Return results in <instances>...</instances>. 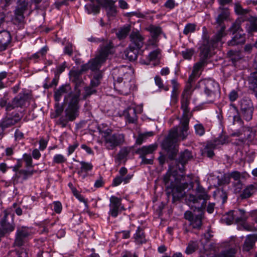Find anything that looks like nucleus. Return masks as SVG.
I'll return each mask as SVG.
<instances>
[{"label": "nucleus", "mask_w": 257, "mask_h": 257, "mask_svg": "<svg viewBox=\"0 0 257 257\" xmlns=\"http://www.w3.org/2000/svg\"><path fill=\"white\" fill-rule=\"evenodd\" d=\"M191 97V93L188 90H185L181 94V109L183 111L180 120L179 126L172 128L168 136L162 143L163 148L172 154V158L178 151V143L184 140L188 135L189 123L190 118L192 116V111H190L189 105Z\"/></svg>", "instance_id": "nucleus-1"}, {"label": "nucleus", "mask_w": 257, "mask_h": 257, "mask_svg": "<svg viewBox=\"0 0 257 257\" xmlns=\"http://www.w3.org/2000/svg\"><path fill=\"white\" fill-rule=\"evenodd\" d=\"M114 52L113 45L111 42H107L105 44L100 46L98 50V54L96 57L91 59L89 62L82 66L81 69L80 70H73L70 72V79L75 83V93L80 91V95H81V90L79 87L83 83L82 79V72L90 69L92 71L98 70L101 65L106 61L108 56Z\"/></svg>", "instance_id": "nucleus-2"}, {"label": "nucleus", "mask_w": 257, "mask_h": 257, "mask_svg": "<svg viewBox=\"0 0 257 257\" xmlns=\"http://www.w3.org/2000/svg\"><path fill=\"white\" fill-rule=\"evenodd\" d=\"M197 196L190 195L188 200L190 201L191 208L194 211L197 210L200 213L198 215H194L192 212L187 211L184 213V218L190 222V225L194 229H199L202 225L203 218V209L205 208L206 201L209 199V195L207 194L205 189L199 185L196 188Z\"/></svg>", "instance_id": "nucleus-3"}, {"label": "nucleus", "mask_w": 257, "mask_h": 257, "mask_svg": "<svg viewBox=\"0 0 257 257\" xmlns=\"http://www.w3.org/2000/svg\"><path fill=\"white\" fill-rule=\"evenodd\" d=\"M164 182L166 188L168 195L173 196V201H175L182 198L185 194V189L188 186L187 183L179 182L174 175L171 174L169 170L164 177Z\"/></svg>", "instance_id": "nucleus-4"}, {"label": "nucleus", "mask_w": 257, "mask_h": 257, "mask_svg": "<svg viewBox=\"0 0 257 257\" xmlns=\"http://www.w3.org/2000/svg\"><path fill=\"white\" fill-rule=\"evenodd\" d=\"M218 26L217 32L213 39L210 41L206 34V29L203 28V42L202 46L200 47V55L204 59H206L208 57L211 49L216 47L217 43L220 42L221 39L226 35V33L225 32L226 28L225 25H218Z\"/></svg>", "instance_id": "nucleus-5"}, {"label": "nucleus", "mask_w": 257, "mask_h": 257, "mask_svg": "<svg viewBox=\"0 0 257 257\" xmlns=\"http://www.w3.org/2000/svg\"><path fill=\"white\" fill-rule=\"evenodd\" d=\"M118 71L120 73L123 72L122 69L119 70L115 69L112 74L113 79L114 81V87L118 89L120 91L125 94H127L130 92V90L133 84L132 81V75L129 73H125L123 74V77H117L115 73Z\"/></svg>", "instance_id": "nucleus-6"}, {"label": "nucleus", "mask_w": 257, "mask_h": 257, "mask_svg": "<svg viewBox=\"0 0 257 257\" xmlns=\"http://www.w3.org/2000/svg\"><path fill=\"white\" fill-rule=\"evenodd\" d=\"M110 130L104 132V144L108 150H112L121 145L124 142V136L122 134H110Z\"/></svg>", "instance_id": "nucleus-7"}, {"label": "nucleus", "mask_w": 257, "mask_h": 257, "mask_svg": "<svg viewBox=\"0 0 257 257\" xmlns=\"http://www.w3.org/2000/svg\"><path fill=\"white\" fill-rule=\"evenodd\" d=\"M80 96L79 90H78L77 93L72 94L68 106L65 111V117H67L69 121H73L78 116Z\"/></svg>", "instance_id": "nucleus-8"}, {"label": "nucleus", "mask_w": 257, "mask_h": 257, "mask_svg": "<svg viewBox=\"0 0 257 257\" xmlns=\"http://www.w3.org/2000/svg\"><path fill=\"white\" fill-rule=\"evenodd\" d=\"M15 215L9 209L4 210L0 219L1 230L5 234L13 231L15 228Z\"/></svg>", "instance_id": "nucleus-9"}, {"label": "nucleus", "mask_w": 257, "mask_h": 257, "mask_svg": "<svg viewBox=\"0 0 257 257\" xmlns=\"http://www.w3.org/2000/svg\"><path fill=\"white\" fill-rule=\"evenodd\" d=\"M221 246L223 249L216 257H236L239 250V245L233 239L222 242Z\"/></svg>", "instance_id": "nucleus-10"}, {"label": "nucleus", "mask_w": 257, "mask_h": 257, "mask_svg": "<svg viewBox=\"0 0 257 257\" xmlns=\"http://www.w3.org/2000/svg\"><path fill=\"white\" fill-rule=\"evenodd\" d=\"M109 200V214L113 217H116L122 210H125L123 205L121 204V198L111 196Z\"/></svg>", "instance_id": "nucleus-11"}, {"label": "nucleus", "mask_w": 257, "mask_h": 257, "mask_svg": "<svg viewBox=\"0 0 257 257\" xmlns=\"http://www.w3.org/2000/svg\"><path fill=\"white\" fill-rule=\"evenodd\" d=\"M31 233V229L27 227H18L15 240V245L18 246L23 245Z\"/></svg>", "instance_id": "nucleus-12"}, {"label": "nucleus", "mask_w": 257, "mask_h": 257, "mask_svg": "<svg viewBox=\"0 0 257 257\" xmlns=\"http://www.w3.org/2000/svg\"><path fill=\"white\" fill-rule=\"evenodd\" d=\"M240 107L243 118L247 121L251 120L253 111L251 101L249 99H242L240 102Z\"/></svg>", "instance_id": "nucleus-13"}, {"label": "nucleus", "mask_w": 257, "mask_h": 257, "mask_svg": "<svg viewBox=\"0 0 257 257\" xmlns=\"http://www.w3.org/2000/svg\"><path fill=\"white\" fill-rule=\"evenodd\" d=\"M127 169L122 167L119 170V175L114 178L112 181V185L116 187L120 185L121 183L126 184L133 177V175L127 174Z\"/></svg>", "instance_id": "nucleus-14"}, {"label": "nucleus", "mask_w": 257, "mask_h": 257, "mask_svg": "<svg viewBox=\"0 0 257 257\" xmlns=\"http://www.w3.org/2000/svg\"><path fill=\"white\" fill-rule=\"evenodd\" d=\"M27 97L28 96L27 94L25 93H20L13 99L11 103H8L6 110L11 111L15 108L23 107L25 104Z\"/></svg>", "instance_id": "nucleus-15"}, {"label": "nucleus", "mask_w": 257, "mask_h": 257, "mask_svg": "<svg viewBox=\"0 0 257 257\" xmlns=\"http://www.w3.org/2000/svg\"><path fill=\"white\" fill-rule=\"evenodd\" d=\"M131 45L130 47H132L134 49H140L144 45V37L138 32H133L130 36Z\"/></svg>", "instance_id": "nucleus-16"}, {"label": "nucleus", "mask_w": 257, "mask_h": 257, "mask_svg": "<svg viewBox=\"0 0 257 257\" xmlns=\"http://www.w3.org/2000/svg\"><path fill=\"white\" fill-rule=\"evenodd\" d=\"M11 41V35L9 32H0V52L6 50L10 46Z\"/></svg>", "instance_id": "nucleus-17"}, {"label": "nucleus", "mask_w": 257, "mask_h": 257, "mask_svg": "<svg viewBox=\"0 0 257 257\" xmlns=\"http://www.w3.org/2000/svg\"><path fill=\"white\" fill-rule=\"evenodd\" d=\"M192 158V154L190 151L188 150H185L180 154L178 158V163L181 164V167L179 166V164H177L179 170L180 172H183L184 171V165Z\"/></svg>", "instance_id": "nucleus-18"}, {"label": "nucleus", "mask_w": 257, "mask_h": 257, "mask_svg": "<svg viewBox=\"0 0 257 257\" xmlns=\"http://www.w3.org/2000/svg\"><path fill=\"white\" fill-rule=\"evenodd\" d=\"M21 118L22 117L20 115L16 113L13 116H8L4 118L1 124L5 128H8L18 123L21 120Z\"/></svg>", "instance_id": "nucleus-19"}, {"label": "nucleus", "mask_w": 257, "mask_h": 257, "mask_svg": "<svg viewBox=\"0 0 257 257\" xmlns=\"http://www.w3.org/2000/svg\"><path fill=\"white\" fill-rule=\"evenodd\" d=\"M123 115L130 123H136L138 120L136 109L134 107H128L123 111Z\"/></svg>", "instance_id": "nucleus-20"}, {"label": "nucleus", "mask_w": 257, "mask_h": 257, "mask_svg": "<svg viewBox=\"0 0 257 257\" xmlns=\"http://www.w3.org/2000/svg\"><path fill=\"white\" fill-rule=\"evenodd\" d=\"M204 92L207 96L213 95L215 91L218 89V84L212 80L204 81Z\"/></svg>", "instance_id": "nucleus-21"}, {"label": "nucleus", "mask_w": 257, "mask_h": 257, "mask_svg": "<svg viewBox=\"0 0 257 257\" xmlns=\"http://www.w3.org/2000/svg\"><path fill=\"white\" fill-rule=\"evenodd\" d=\"M257 241V234H250L246 236L242 247L243 251H249L255 245Z\"/></svg>", "instance_id": "nucleus-22"}, {"label": "nucleus", "mask_w": 257, "mask_h": 257, "mask_svg": "<svg viewBox=\"0 0 257 257\" xmlns=\"http://www.w3.org/2000/svg\"><path fill=\"white\" fill-rule=\"evenodd\" d=\"M157 147L156 144L145 146L138 149L136 153L139 154L140 157H146L147 155H152L156 150Z\"/></svg>", "instance_id": "nucleus-23"}, {"label": "nucleus", "mask_w": 257, "mask_h": 257, "mask_svg": "<svg viewBox=\"0 0 257 257\" xmlns=\"http://www.w3.org/2000/svg\"><path fill=\"white\" fill-rule=\"evenodd\" d=\"M204 65V60H201L194 65L192 72L188 78V81L190 83L193 82L195 78L199 76V71L202 69Z\"/></svg>", "instance_id": "nucleus-24"}, {"label": "nucleus", "mask_w": 257, "mask_h": 257, "mask_svg": "<svg viewBox=\"0 0 257 257\" xmlns=\"http://www.w3.org/2000/svg\"><path fill=\"white\" fill-rule=\"evenodd\" d=\"M218 10L220 13L216 19V23L217 25H224L223 22L229 18L230 13L228 9L219 7Z\"/></svg>", "instance_id": "nucleus-25"}, {"label": "nucleus", "mask_w": 257, "mask_h": 257, "mask_svg": "<svg viewBox=\"0 0 257 257\" xmlns=\"http://www.w3.org/2000/svg\"><path fill=\"white\" fill-rule=\"evenodd\" d=\"M248 80L250 89L257 96V69L250 74Z\"/></svg>", "instance_id": "nucleus-26"}, {"label": "nucleus", "mask_w": 257, "mask_h": 257, "mask_svg": "<svg viewBox=\"0 0 257 257\" xmlns=\"http://www.w3.org/2000/svg\"><path fill=\"white\" fill-rule=\"evenodd\" d=\"M71 90V87L68 84L63 85L60 86L55 92V99L57 101H60L61 97L67 94Z\"/></svg>", "instance_id": "nucleus-27"}, {"label": "nucleus", "mask_w": 257, "mask_h": 257, "mask_svg": "<svg viewBox=\"0 0 257 257\" xmlns=\"http://www.w3.org/2000/svg\"><path fill=\"white\" fill-rule=\"evenodd\" d=\"M257 190V184H250L243 190L240 196L242 199L250 197Z\"/></svg>", "instance_id": "nucleus-28"}, {"label": "nucleus", "mask_w": 257, "mask_h": 257, "mask_svg": "<svg viewBox=\"0 0 257 257\" xmlns=\"http://www.w3.org/2000/svg\"><path fill=\"white\" fill-rule=\"evenodd\" d=\"M245 37L242 34H236L233 38L228 42L229 46H235L239 44H244Z\"/></svg>", "instance_id": "nucleus-29"}, {"label": "nucleus", "mask_w": 257, "mask_h": 257, "mask_svg": "<svg viewBox=\"0 0 257 257\" xmlns=\"http://www.w3.org/2000/svg\"><path fill=\"white\" fill-rule=\"evenodd\" d=\"M135 242L138 244L145 243L146 240L145 237L144 231L140 227H138L136 232L134 234Z\"/></svg>", "instance_id": "nucleus-30"}, {"label": "nucleus", "mask_w": 257, "mask_h": 257, "mask_svg": "<svg viewBox=\"0 0 257 257\" xmlns=\"http://www.w3.org/2000/svg\"><path fill=\"white\" fill-rule=\"evenodd\" d=\"M236 218L235 222L236 223L244 222L248 218V216L243 209H238L235 211Z\"/></svg>", "instance_id": "nucleus-31"}, {"label": "nucleus", "mask_w": 257, "mask_h": 257, "mask_svg": "<svg viewBox=\"0 0 257 257\" xmlns=\"http://www.w3.org/2000/svg\"><path fill=\"white\" fill-rule=\"evenodd\" d=\"M146 29L150 32L154 39H156L162 32L160 27L153 25H150Z\"/></svg>", "instance_id": "nucleus-32"}, {"label": "nucleus", "mask_w": 257, "mask_h": 257, "mask_svg": "<svg viewBox=\"0 0 257 257\" xmlns=\"http://www.w3.org/2000/svg\"><path fill=\"white\" fill-rule=\"evenodd\" d=\"M115 2L113 0H104V6L108 8L107 14L109 16H114L116 13V9L114 6Z\"/></svg>", "instance_id": "nucleus-33"}, {"label": "nucleus", "mask_w": 257, "mask_h": 257, "mask_svg": "<svg viewBox=\"0 0 257 257\" xmlns=\"http://www.w3.org/2000/svg\"><path fill=\"white\" fill-rule=\"evenodd\" d=\"M216 148L215 145L212 143L207 144L203 151V154L206 155L209 158H212L214 155L213 150Z\"/></svg>", "instance_id": "nucleus-34"}, {"label": "nucleus", "mask_w": 257, "mask_h": 257, "mask_svg": "<svg viewBox=\"0 0 257 257\" xmlns=\"http://www.w3.org/2000/svg\"><path fill=\"white\" fill-rule=\"evenodd\" d=\"M25 21L24 13L15 10L13 22L15 24H23Z\"/></svg>", "instance_id": "nucleus-35"}, {"label": "nucleus", "mask_w": 257, "mask_h": 257, "mask_svg": "<svg viewBox=\"0 0 257 257\" xmlns=\"http://www.w3.org/2000/svg\"><path fill=\"white\" fill-rule=\"evenodd\" d=\"M236 215L235 211L231 210L224 215L222 219L228 224H231L234 220L235 221Z\"/></svg>", "instance_id": "nucleus-36"}, {"label": "nucleus", "mask_w": 257, "mask_h": 257, "mask_svg": "<svg viewBox=\"0 0 257 257\" xmlns=\"http://www.w3.org/2000/svg\"><path fill=\"white\" fill-rule=\"evenodd\" d=\"M29 2L26 0H19L18 1L17 6L16 7V11L24 13L28 9Z\"/></svg>", "instance_id": "nucleus-37"}, {"label": "nucleus", "mask_w": 257, "mask_h": 257, "mask_svg": "<svg viewBox=\"0 0 257 257\" xmlns=\"http://www.w3.org/2000/svg\"><path fill=\"white\" fill-rule=\"evenodd\" d=\"M130 152V150L128 148L126 147L122 148L117 154L116 157V160L118 161L123 160L126 158Z\"/></svg>", "instance_id": "nucleus-38"}, {"label": "nucleus", "mask_w": 257, "mask_h": 257, "mask_svg": "<svg viewBox=\"0 0 257 257\" xmlns=\"http://www.w3.org/2000/svg\"><path fill=\"white\" fill-rule=\"evenodd\" d=\"M102 77V76L101 73L97 72L95 73L91 80L90 85L94 87L98 86L100 84Z\"/></svg>", "instance_id": "nucleus-39"}, {"label": "nucleus", "mask_w": 257, "mask_h": 257, "mask_svg": "<svg viewBox=\"0 0 257 257\" xmlns=\"http://www.w3.org/2000/svg\"><path fill=\"white\" fill-rule=\"evenodd\" d=\"M135 50L133 47H129L124 52L126 57L131 61L135 60L137 58L136 52H134Z\"/></svg>", "instance_id": "nucleus-40"}, {"label": "nucleus", "mask_w": 257, "mask_h": 257, "mask_svg": "<svg viewBox=\"0 0 257 257\" xmlns=\"http://www.w3.org/2000/svg\"><path fill=\"white\" fill-rule=\"evenodd\" d=\"M228 137L224 135H222L215 139L212 143L214 144L216 147L218 145H223L228 143Z\"/></svg>", "instance_id": "nucleus-41"}, {"label": "nucleus", "mask_w": 257, "mask_h": 257, "mask_svg": "<svg viewBox=\"0 0 257 257\" xmlns=\"http://www.w3.org/2000/svg\"><path fill=\"white\" fill-rule=\"evenodd\" d=\"M35 171H27L25 170H21L16 174V176L18 178L22 177L24 180H26L28 177L31 176Z\"/></svg>", "instance_id": "nucleus-42"}, {"label": "nucleus", "mask_w": 257, "mask_h": 257, "mask_svg": "<svg viewBox=\"0 0 257 257\" xmlns=\"http://www.w3.org/2000/svg\"><path fill=\"white\" fill-rule=\"evenodd\" d=\"M80 164L81 165V167L78 173L83 172H87L91 171L93 168V165L91 163L81 161L80 162Z\"/></svg>", "instance_id": "nucleus-43"}, {"label": "nucleus", "mask_w": 257, "mask_h": 257, "mask_svg": "<svg viewBox=\"0 0 257 257\" xmlns=\"http://www.w3.org/2000/svg\"><path fill=\"white\" fill-rule=\"evenodd\" d=\"M198 248V244L196 241H190L185 250V252L190 254L194 252Z\"/></svg>", "instance_id": "nucleus-44"}, {"label": "nucleus", "mask_w": 257, "mask_h": 257, "mask_svg": "<svg viewBox=\"0 0 257 257\" xmlns=\"http://www.w3.org/2000/svg\"><path fill=\"white\" fill-rule=\"evenodd\" d=\"M130 31V28L129 26L121 28L117 33V36L119 39L125 38Z\"/></svg>", "instance_id": "nucleus-45"}, {"label": "nucleus", "mask_w": 257, "mask_h": 257, "mask_svg": "<svg viewBox=\"0 0 257 257\" xmlns=\"http://www.w3.org/2000/svg\"><path fill=\"white\" fill-rule=\"evenodd\" d=\"M67 161L66 158L62 154L55 155L53 159V163L54 164H63Z\"/></svg>", "instance_id": "nucleus-46"}, {"label": "nucleus", "mask_w": 257, "mask_h": 257, "mask_svg": "<svg viewBox=\"0 0 257 257\" xmlns=\"http://www.w3.org/2000/svg\"><path fill=\"white\" fill-rule=\"evenodd\" d=\"M196 25L193 23L187 24L183 30V34L185 35H187L189 33H193L196 29Z\"/></svg>", "instance_id": "nucleus-47"}, {"label": "nucleus", "mask_w": 257, "mask_h": 257, "mask_svg": "<svg viewBox=\"0 0 257 257\" xmlns=\"http://www.w3.org/2000/svg\"><path fill=\"white\" fill-rule=\"evenodd\" d=\"M23 159L26 163V167H32V158L30 154H24L23 156Z\"/></svg>", "instance_id": "nucleus-48"}, {"label": "nucleus", "mask_w": 257, "mask_h": 257, "mask_svg": "<svg viewBox=\"0 0 257 257\" xmlns=\"http://www.w3.org/2000/svg\"><path fill=\"white\" fill-rule=\"evenodd\" d=\"M95 87L91 86L90 85L89 86L86 87L84 88L85 94L84 95V98H86L90 95L96 93V90L95 89Z\"/></svg>", "instance_id": "nucleus-49"}, {"label": "nucleus", "mask_w": 257, "mask_h": 257, "mask_svg": "<svg viewBox=\"0 0 257 257\" xmlns=\"http://www.w3.org/2000/svg\"><path fill=\"white\" fill-rule=\"evenodd\" d=\"M155 81L156 84L159 87L160 89L165 90V91H168L169 90L168 87L165 86L164 85L163 81L159 76H157L155 77Z\"/></svg>", "instance_id": "nucleus-50"}, {"label": "nucleus", "mask_w": 257, "mask_h": 257, "mask_svg": "<svg viewBox=\"0 0 257 257\" xmlns=\"http://www.w3.org/2000/svg\"><path fill=\"white\" fill-rule=\"evenodd\" d=\"M195 133L199 136H203L205 133V128L203 125L201 124H197L194 126Z\"/></svg>", "instance_id": "nucleus-51"}, {"label": "nucleus", "mask_w": 257, "mask_h": 257, "mask_svg": "<svg viewBox=\"0 0 257 257\" xmlns=\"http://www.w3.org/2000/svg\"><path fill=\"white\" fill-rule=\"evenodd\" d=\"M161 54V51L159 49L155 50L151 52L149 55V58L150 61L157 59Z\"/></svg>", "instance_id": "nucleus-52"}, {"label": "nucleus", "mask_w": 257, "mask_h": 257, "mask_svg": "<svg viewBox=\"0 0 257 257\" xmlns=\"http://www.w3.org/2000/svg\"><path fill=\"white\" fill-rule=\"evenodd\" d=\"M194 50L192 49H186L182 51V54L183 58L186 59H190L194 54Z\"/></svg>", "instance_id": "nucleus-53"}, {"label": "nucleus", "mask_w": 257, "mask_h": 257, "mask_svg": "<svg viewBox=\"0 0 257 257\" xmlns=\"http://www.w3.org/2000/svg\"><path fill=\"white\" fill-rule=\"evenodd\" d=\"M142 161L141 164H153L154 162V156L153 155H151L150 158L147 159L146 157H140Z\"/></svg>", "instance_id": "nucleus-54"}, {"label": "nucleus", "mask_w": 257, "mask_h": 257, "mask_svg": "<svg viewBox=\"0 0 257 257\" xmlns=\"http://www.w3.org/2000/svg\"><path fill=\"white\" fill-rule=\"evenodd\" d=\"M240 28V23L238 21H235L233 23L229 29V31L233 34L239 31Z\"/></svg>", "instance_id": "nucleus-55"}, {"label": "nucleus", "mask_w": 257, "mask_h": 257, "mask_svg": "<svg viewBox=\"0 0 257 257\" xmlns=\"http://www.w3.org/2000/svg\"><path fill=\"white\" fill-rule=\"evenodd\" d=\"M73 52V45L68 43L66 44L64 48V53L69 56H71Z\"/></svg>", "instance_id": "nucleus-56"}, {"label": "nucleus", "mask_w": 257, "mask_h": 257, "mask_svg": "<svg viewBox=\"0 0 257 257\" xmlns=\"http://www.w3.org/2000/svg\"><path fill=\"white\" fill-rule=\"evenodd\" d=\"M78 146L79 144L77 142H74L73 145L69 146L68 148V155L72 154Z\"/></svg>", "instance_id": "nucleus-57"}, {"label": "nucleus", "mask_w": 257, "mask_h": 257, "mask_svg": "<svg viewBox=\"0 0 257 257\" xmlns=\"http://www.w3.org/2000/svg\"><path fill=\"white\" fill-rule=\"evenodd\" d=\"M54 210L57 213H60L62 210L61 203L59 201L54 202Z\"/></svg>", "instance_id": "nucleus-58"}, {"label": "nucleus", "mask_w": 257, "mask_h": 257, "mask_svg": "<svg viewBox=\"0 0 257 257\" xmlns=\"http://www.w3.org/2000/svg\"><path fill=\"white\" fill-rule=\"evenodd\" d=\"M248 33L257 32V23H251L247 28Z\"/></svg>", "instance_id": "nucleus-59"}, {"label": "nucleus", "mask_w": 257, "mask_h": 257, "mask_svg": "<svg viewBox=\"0 0 257 257\" xmlns=\"http://www.w3.org/2000/svg\"><path fill=\"white\" fill-rule=\"evenodd\" d=\"M230 177L235 181H238L240 180L241 174L238 171H233L230 174Z\"/></svg>", "instance_id": "nucleus-60"}, {"label": "nucleus", "mask_w": 257, "mask_h": 257, "mask_svg": "<svg viewBox=\"0 0 257 257\" xmlns=\"http://www.w3.org/2000/svg\"><path fill=\"white\" fill-rule=\"evenodd\" d=\"M229 98L231 101H234L238 98L237 92L234 90L231 91L229 94Z\"/></svg>", "instance_id": "nucleus-61"}, {"label": "nucleus", "mask_w": 257, "mask_h": 257, "mask_svg": "<svg viewBox=\"0 0 257 257\" xmlns=\"http://www.w3.org/2000/svg\"><path fill=\"white\" fill-rule=\"evenodd\" d=\"M68 118L66 117L64 118L63 117H61L58 120L57 123L60 125L62 127H64L66 126L67 122L69 121Z\"/></svg>", "instance_id": "nucleus-62"}, {"label": "nucleus", "mask_w": 257, "mask_h": 257, "mask_svg": "<svg viewBox=\"0 0 257 257\" xmlns=\"http://www.w3.org/2000/svg\"><path fill=\"white\" fill-rule=\"evenodd\" d=\"M147 139V138L146 137V136L144 135V134H140L138 136V138L136 140V144L138 145H141L143 142Z\"/></svg>", "instance_id": "nucleus-63"}, {"label": "nucleus", "mask_w": 257, "mask_h": 257, "mask_svg": "<svg viewBox=\"0 0 257 257\" xmlns=\"http://www.w3.org/2000/svg\"><path fill=\"white\" fill-rule=\"evenodd\" d=\"M16 257H28V252L23 249L16 252Z\"/></svg>", "instance_id": "nucleus-64"}]
</instances>
